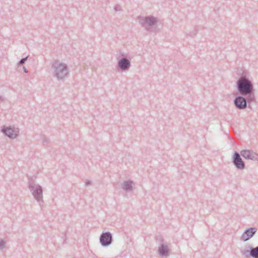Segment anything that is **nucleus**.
<instances>
[{"label": "nucleus", "instance_id": "obj_11", "mask_svg": "<svg viewBox=\"0 0 258 258\" xmlns=\"http://www.w3.org/2000/svg\"><path fill=\"white\" fill-rule=\"evenodd\" d=\"M257 229L254 227H250L244 230L242 233L240 240L246 241L250 239L256 232Z\"/></svg>", "mask_w": 258, "mask_h": 258}, {"label": "nucleus", "instance_id": "obj_8", "mask_svg": "<svg viewBox=\"0 0 258 258\" xmlns=\"http://www.w3.org/2000/svg\"><path fill=\"white\" fill-rule=\"evenodd\" d=\"M2 132L9 138L15 139L19 133V129L17 127L4 126L2 128Z\"/></svg>", "mask_w": 258, "mask_h": 258}, {"label": "nucleus", "instance_id": "obj_5", "mask_svg": "<svg viewBox=\"0 0 258 258\" xmlns=\"http://www.w3.org/2000/svg\"><path fill=\"white\" fill-rule=\"evenodd\" d=\"M139 22L143 27L150 32L154 31L155 29H153L147 26H153L156 25L158 22V20L153 16H149L146 17H139L138 18Z\"/></svg>", "mask_w": 258, "mask_h": 258}, {"label": "nucleus", "instance_id": "obj_16", "mask_svg": "<svg viewBox=\"0 0 258 258\" xmlns=\"http://www.w3.org/2000/svg\"><path fill=\"white\" fill-rule=\"evenodd\" d=\"M41 138L44 145L45 144H48L49 142V139L44 135H43Z\"/></svg>", "mask_w": 258, "mask_h": 258}, {"label": "nucleus", "instance_id": "obj_13", "mask_svg": "<svg viewBox=\"0 0 258 258\" xmlns=\"http://www.w3.org/2000/svg\"><path fill=\"white\" fill-rule=\"evenodd\" d=\"M134 182L131 180H127L121 183V187L125 191H132L133 190Z\"/></svg>", "mask_w": 258, "mask_h": 258}, {"label": "nucleus", "instance_id": "obj_14", "mask_svg": "<svg viewBox=\"0 0 258 258\" xmlns=\"http://www.w3.org/2000/svg\"><path fill=\"white\" fill-rule=\"evenodd\" d=\"M248 247L249 248V250L246 249L244 250L242 252V255L244 256L245 258H250V257H252V254L251 253V246L248 245Z\"/></svg>", "mask_w": 258, "mask_h": 258}, {"label": "nucleus", "instance_id": "obj_9", "mask_svg": "<svg viewBox=\"0 0 258 258\" xmlns=\"http://www.w3.org/2000/svg\"><path fill=\"white\" fill-rule=\"evenodd\" d=\"M99 241L103 247L110 245L113 242L112 234L110 232H103L100 236Z\"/></svg>", "mask_w": 258, "mask_h": 258}, {"label": "nucleus", "instance_id": "obj_7", "mask_svg": "<svg viewBox=\"0 0 258 258\" xmlns=\"http://www.w3.org/2000/svg\"><path fill=\"white\" fill-rule=\"evenodd\" d=\"M231 159L232 164L237 170H243L245 168V164L238 152L233 153Z\"/></svg>", "mask_w": 258, "mask_h": 258}, {"label": "nucleus", "instance_id": "obj_10", "mask_svg": "<svg viewBox=\"0 0 258 258\" xmlns=\"http://www.w3.org/2000/svg\"><path fill=\"white\" fill-rule=\"evenodd\" d=\"M244 158L251 160L254 161H258V154L250 150H242L239 153Z\"/></svg>", "mask_w": 258, "mask_h": 258}, {"label": "nucleus", "instance_id": "obj_12", "mask_svg": "<svg viewBox=\"0 0 258 258\" xmlns=\"http://www.w3.org/2000/svg\"><path fill=\"white\" fill-rule=\"evenodd\" d=\"M158 252L159 255L161 256H166L169 253V249L167 245L164 243H161L158 247Z\"/></svg>", "mask_w": 258, "mask_h": 258}, {"label": "nucleus", "instance_id": "obj_20", "mask_svg": "<svg viewBox=\"0 0 258 258\" xmlns=\"http://www.w3.org/2000/svg\"><path fill=\"white\" fill-rule=\"evenodd\" d=\"M197 33V30H195L194 31V32L193 33H190V34H188L189 36H191V37H194L195 36Z\"/></svg>", "mask_w": 258, "mask_h": 258}, {"label": "nucleus", "instance_id": "obj_18", "mask_svg": "<svg viewBox=\"0 0 258 258\" xmlns=\"http://www.w3.org/2000/svg\"><path fill=\"white\" fill-rule=\"evenodd\" d=\"M28 56H26L25 57L22 58L18 62V66H20L21 64H23V63H25L26 61L27 60Z\"/></svg>", "mask_w": 258, "mask_h": 258}, {"label": "nucleus", "instance_id": "obj_21", "mask_svg": "<svg viewBox=\"0 0 258 258\" xmlns=\"http://www.w3.org/2000/svg\"><path fill=\"white\" fill-rule=\"evenodd\" d=\"M85 185L86 186H89L90 185H91V181L89 180H86L85 181Z\"/></svg>", "mask_w": 258, "mask_h": 258}, {"label": "nucleus", "instance_id": "obj_23", "mask_svg": "<svg viewBox=\"0 0 258 258\" xmlns=\"http://www.w3.org/2000/svg\"><path fill=\"white\" fill-rule=\"evenodd\" d=\"M4 100V97L3 96H0V102H3Z\"/></svg>", "mask_w": 258, "mask_h": 258}, {"label": "nucleus", "instance_id": "obj_3", "mask_svg": "<svg viewBox=\"0 0 258 258\" xmlns=\"http://www.w3.org/2000/svg\"><path fill=\"white\" fill-rule=\"evenodd\" d=\"M28 188L34 198L39 203L40 206L43 203V189L41 185L32 179H29Z\"/></svg>", "mask_w": 258, "mask_h": 258}, {"label": "nucleus", "instance_id": "obj_2", "mask_svg": "<svg viewBox=\"0 0 258 258\" xmlns=\"http://www.w3.org/2000/svg\"><path fill=\"white\" fill-rule=\"evenodd\" d=\"M50 70L52 77L58 81H64L69 76L70 70L68 65L58 60L52 62Z\"/></svg>", "mask_w": 258, "mask_h": 258}, {"label": "nucleus", "instance_id": "obj_4", "mask_svg": "<svg viewBox=\"0 0 258 258\" xmlns=\"http://www.w3.org/2000/svg\"><path fill=\"white\" fill-rule=\"evenodd\" d=\"M255 102V98L250 100L248 99V96L240 95L235 97L233 100V104L236 108L239 110H244L247 107L251 109V103Z\"/></svg>", "mask_w": 258, "mask_h": 258}, {"label": "nucleus", "instance_id": "obj_17", "mask_svg": "<svg viewBox=\"0 0 258 258\" xmlns=\"http://www.w3.org/2000/svg\"><path fill=\"white\" fill-rule=\"evenodd\" d=\"M6 242L0 238V249L3 250L5 247Z\"/></svg>", "mask_w": 258, "mask_h": 258}, {"label": "nucleus", "instance_id": "obj_1", "mask_svg": "<svg viewBox=\"0 0 258 258\" xmlns=\"http://www.w3.org/2000/svg\"><path fill=\"white\" fill-rule=\"evenodd\" d=\"M236 88L240 95L248 96V99H254V89L252 82L245 75H241L236 82Z\"/></svg>", "mask_w": 258, "mask_h": 258}, {"label": "nucleus", "instance_id": "obj_22", "mask_svg": "<svg viewBox=\"0 0 258 258\" xmlns=\"http://www.w3.org/2000/svg\"><path fill=\"white\" fill-rule=\"evenodd\" d=\"M23 69L24 73H27L28 72L27 69L24 66L23 67Z\"/></svg>", "mask_w": 258, "mask_h": 258}, {"label": "nucleus", "instance_id": "obj_19", "mask_svg": "<svg viewBox=\"0 0 258 258\" xmlns=\"http://www.w3.org/2000/svg\"><path fill=\"white\" fill-rule=\"evenodd\" d=\"M114 10L115 12L120 11L121 10V7L119 5H116L114 7Z\"/></svg>", "mask_w": 258, "mask_h": 258}, {"label": "nucleus", "instance_id": "obj_15", "mask_svg": "<svg viewBox=\"0 0 258 258\" xmlns=\"http://www.w3.org/2000/svg\"><path fill=\"white\" fill-rule=\"evenodd\" d=\"M251 253L252 258H258V246L255 247L251 246Z\"/></svg>", "mask_w": 258, "mask_h": 258}, {"label": "nucleus", "instance_id": "obj_6", "mask_svg": "<svg viewBox=\"0 0 258 258\" xmlns=\"http://www.w3.org/2000/svg\"><path fill=\"white\" fill-rule=\"evenodd\" d=\"M117 66L121 71H127L131 67V58L126 53L119 52L117 57Z\"/></svg>", "mask_w": 258, "mask_h": 258}]
</instances>
